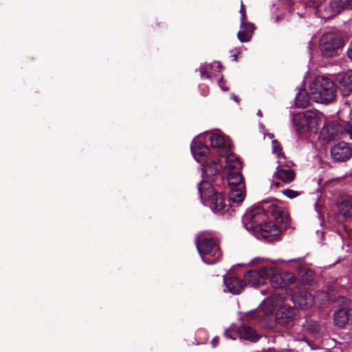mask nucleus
Segmentation results:
<instances>
[{"label": "nucleus", "instance_id": "f03ea898", "mask_svg": "<svg viewBox=\"0 0 352 352\" xmlns=\"http://www.w3.org/2000/svg\"><path fill=\"white\" fill-rule=\"evenodd\" d=\"M312 99L318 103L329 104L333 101L337 94L336 85L325 76H318L309 86Z\"/></svg>", "mask_w": 352, "mask_h": 352}, {"label": "nucleus", "instance_id": "f257e3e1", "mask_svg": "<svg viewBox=\"0 0 352 352\" xmlns=\"http://www.w3.org/2000/svg\"><path fill=\"white\" fill-rule=\"evenodd\" d=\"M245 229L258 239L274 241L280 234V228L266 221V214L262 209H249L243 217Z\"/></svg>", "mask_w": 352, "mask_h": 352}, {"label": "nucleus", "instance_id": "72a5a7b5", "mask_svg": "<svg viewBox=\"0 0 352 352\" xmlns=\"http://www.w3.org/2000/svg\"><path fill=\"white\" fill-rule=\"evenodd\" d=\"M224 336L229 339L236 340L235 333L230 331V330L227 329L224 332Z\"/></svg>", "mask_w": 352, "mask_h": 352}, {"label": "nucleus", "instance_id": "de8ad7c7", "mask_svg": "<svg viewBox=\"0 0 352 352\" xmlns=\"http://www.w3.org/2000/svg\"><path fill=\"white\" fill-rule=\"evenodd\" d=\"M273 137H274V135H273V134H271V135H270V138H273Z\"/></svg>", "mask_w": 352, "mask_h": 352}, {"label": "nucleus", "instance_id": "20e7f679", "mask_svg": "<svg viewBox=\"0 0 352 352\" xmlns=\"http://www.w3.org/2000/svg\"><path fill=\"white\" fill-rule=\"evenodd\" d=\"M199 191L202 203L214 212L223 213L229 210V206L225 203L224 196L217 192L210 183L202 181L199 185Z\"/></svg>", "mask_w": 352, "mask_h": 352}, {"label": "nucleus", "instance_id": "c03bdc74", "mask_svg": "<svg viewBox=\"0 0 352 352\" xmlns=\"http://www.w3.org/2000/svg\"><path fill=\"white\" fill-rule=\"evenodd\" d=\"M350 116H351V120L352 121V109H351Z\"/></svg>", "mask_w": 352, "mask_h": 352}, {"label": "nucleus", "instance_id": "a19ab883", "mask_svg": "<svg viewBox=\"0 0 352 352\" xmlns=\"http://www.w3.org/2000/svg\"><path fill=\"white\" fill-rule=\"evenodd\" d=\"M219 85H220V87H221V89H222L223 90H224V91L228 90V89H227V88H224V87H222V85H221V80H219Z\"/></svg>", "mask_w": 352, "mask_h": 352}, {"label": "nucleus", "instance_id": "393cba45", "mask_svg": "<svg viewBox=\"0 0 352 352\" xmlns=\"http://www.w3.org/2000/svg\"><path fill=\"white\" fill-rule=\"evenodd\" d=\"M239 333L240 338L252 342L257 341L260 338L254 329L247 325L240 327L239 328Z\"/></svg>", "mask_w": 352, "mask_h": 352}, {"label": "nucleus", "instance_id": "a18cd8bd", "mask_svg": "<svg viewBox=\"0 0 352 352\" xmlns=\"http://www.w3.org/2000/svg\"><path fill=\"white\" fill-rule=\"evenodd\" d=\"M298 259H291L289 261H297Z\"/></svg>", "mask_w": 352, "mask_h": 352}, {"label": "nucleus", "instance_id": "9b49d317", "mask_svg": "<svg viewBox=\"0 0 352 352\" xmlns=\"http://www.w3.org/2000/svg\"><path fill=\"white\" fill-rule=\"evenodd\" d=\"M331 155L334 161L345 162L352 157V145L340 142L331 148Z\"/></svg>", "mask_w": 352, "mask_h": 352}, {"label": "nucleus", "instance_id": "bb28decb", "mask_svg": "<svg viewBox=\"0 0 352 352\" xmlns=\"http://www.w3.org/2000/svg\"><path fill=\"white\" fill-rule=\"evenodd\" d=\"M309 102V97L305 89H300L295 98V104L297 107L305 108Z\"/></svg>", "mask_w": 352, "mask_h": 352}, {"label": "nucleus", "instance_id": "aec40b11", "mask_svg": "<svg viewBox=\"0 0 352 352\" xmlns=\"http://www.w3.org/2000/svg\"><path fill=\"white\" fill-rule=\"evenodd\" d=\"M223 281L228 291L234 294H239L244 287L243 282L236 276H225Z\"/></svg>", "mask_w": 352, "mask_h": 352}, {"label": "nucleus", "instance_id": "4468645a", "mask_svg": "<svg viewBox=\"0 0 352 352\" xmlns=\"http://www.w3.org/2000/svg\"><path fill=\"white\" fill-rule=\"evenodd\" d=\"M190 148L195 160L199 162H201L210 151L209 148L202 143L199 138L192 140Z\"/></svg>", "mask_w": 352, "mask_h": 352}, {"label": "nucleus", "instance_id": "dca6fc26", "mask_svg": "<svg viewBox=\"0 0 352 352\" xmlns=\"http://www.w3.org/2000/svg\"><path fill=\"white\" fill-rule=\"evenodd\" d=\"M308 130H318L324 120L323 113L318 111H307L305 112Z\"/></svg>", "mask_w": 352, "mask_h": 352}, {"label": "nucleus", "instance_id": "cd10ccee", "mask_svg": "<svg viewBox=\"0 0 352 352\" xmlns=\"http://www.w3.org/2000/svg\"><path fill=\"white\" fill-rule=\"evenodd\" d=\"M306 328L314 338H319L322 333V327L316 321L307 322Z\"/></svg>", "mask_w": 352, "mask_h": 352}, {"label": "nucleus", "instance_id": "c9c22d12", "mask_svg": "<svg viewBox=\"0 0 352 352\" xmlns=\"http://www.w3.org/2000/svg\"><path fill=\"white\" fill-rule=\"evenodd\" d=\"M345 131L346 133L349 135V138L352 140V126L347 125Z\"/></svg>", "mask_w": 352, "mask_h": 352}, {"label": "nucleus", "instance_id": "6e6552de", "mask_svg": "<svg viewBox=\"0 0 352 352\" xmlns=\"http://www.w3.org/2000/svg\"><path fill=\"white\" fill-rule=\"evenodd\" d=\"M242 164L234 155H228L226 160V169L227 180L230 188L244 186L243 177L241 173Z\"/></svg>", "mask_w": 352, "mask_h": 352}, {"label": "nucleus", "instance_id": "6ab92c4d", "mask_svg": "<svg viewBox=\"0 0 352 352\" xmlns=\"http://www.w3.org/2000/svg\"><path fill=\"white\" fill-rule=\"evenodd\" d=\"M276 320L281 324H287L296 317V310L292 307H283L276 313Z\"/></svg>", "mask_w": 352, "mask_h": 352}, {"label": "nucleus", "instance_id": "79ce46f5", "mask_svg": "<svg viewBox=\"0 0 352 352\" xmlns=\"http://www.w3.org/2000/svg\"><path fill=\"white\" fill-rule=\"evenodd\" d=\"M216 65V67H218V68H220L221 67V65L219 63H214Z\"/></svg>", "mask_w": 352, "mask_h": 352}, {"label": "nucleus", "instance_id": "c85d7f7f", "mask_svg": "<svg viewBox=\"0 0 352 352\" xmlns=\"http://www.w3.org/2000/svg\"><path fill=\"white\" fill-rule=\"evenodd\" d=\"M259 314L268 316L272 312V306L270 300H265L258 308Z\"/></svg>", "mask_w": 352, "mask_h": 352}, {"label": "nucleus", "instance_id": "c756f323", "mask_svg": "<svg viewBox=\"0 0 352 352\" xmlns=\"http://www.w3.org/2000/svg\"><path fill=\"white\" fill-rule=\"evenodd\" d=\"M272 151L274 154L276 155L278 160L281 161V159L285 160V157L283 153H282L281 145L277 140L272 141Z\"/></svg>", "mask_w": 352, "mask_h": 352}, {"label": "nucleus", "instance_id": "2eb2a0df", "mask_svg": "<svg viewBox=\"0 0 352 352\" xmlns=\"http://www.w3.org/2000/svg\"><path fill=\"white\" fill-rule=\"evenodd\" d=\"M337 81L343 96H349L352 92V71L338 74Z\"/></svg>", "mask_w": 352, "mask_h": 352}, {"label": "nucleus", "instance_id": "4c0bfd02", "mask_svg": "<svg viewBox=\"0 0 352 352\" xmlns=\"http://www.w3.org/2000/svg\"><path fill=\"white\" fill-rule=\"evenodd\" d=\"M211 343H212V345L213 347H216L219 344V338L218 337L214 338L212 339Z\"/></svg>", "mask_w": 352, "mask_h": 352}, {"label": "nucleus", "instance_id": "58836bf2", "mask_svg": "<svg viewBox=\"0 0 352 352\" xmlns=\"http://www.w3.org/2000/svg\"><path fill=\"white\" fill-rule=\"evenodd\" d=\"M245 13V6L243 2L241 3L240 14Z\"/></svg>", "mask_w": 352, "mask_h": 352}, {"label": "nucleus", "instance_id": "f8f14e48", "mask_svg": "<svg viewBox=\"0 0 352 352\" xmlns=\"http://www.w3.org/2000/svg\"><path fill=\"white\" fill-rule=\"evenodd\" d=\"M341 7L338 0H333L320 5L316 10V14L318 17L327 20L337 15L340 12Z\"/></svg>", "mask_w": 352, "mask_h": 352}, {"label": "nucleus", "instance_id": "ea45409f", "mask_svg": "<svg viewBox=\"0 0 352 352\" xmlns=\"http://www.w3.org/2000/svg\"><path fill=\"white\" fill-rule=\"evenodd\" d=\"M232 98H233V100H234V101H236V102H239L238 97H237L236 96L233 95V96H232Z\"/></svg>", "mask_w": 352, "mask_h": 352}, {"label": "nucleus", "instance_id": "4be33fe9", "mask_svg": "<svg viewBox=\"0 0 352 352\" xmlns=\"http://www.w3.org/2000/svg\"><path fill=\"white\" fill-rule=\"evenodd\" d=\"M221 168L222 164L220 160L218 158L214 159L202 168L203 174L206 175L208 177H213L219 174Z\"/></svg>", "mask_w": 352, "mask_h": 352}, {"label": "nucleus", "instance_id": "b1692460", "mask_svg": "<svg viewBox=\"0 0 352 352\" xmlns=\"http://www.w3.org/2000/svg\"><path fill=\"white\" fill-rule=\"evenodd\" d=\"M293 124L298 133L307 131V122L305 112L298 113L293 116Z\"/></svg>", "mask_w": 352, "mask_h": 352}, {"label": "nucleus", "instance_id": "e433bc0d", "mask_svg": "<svg viewBox=\"0 0 352 352\" xmlns=\"http://www.w3.org/2000/svg\"><path fill=\"white\" fill-rule=\"evenodd\" d=\"M231 53H232V60L234 61H236L237 60V54H239L238 50H232Z\"/></svg>", "mask_w": 352, "mask_h": 352}, {"label": "nucleus", "instance_id": "39448f33", "mask_svg": "<svg viewBox=\"0 0 352 352\" xmlns=\"http://www.w3.org/2000/svg\"><path fill=\"white\" fill-rule=\"evenodd\" d=\"M269 263L270 260L265 258L257 257L253 258L250 264L258 266V269L250 270L245 274L244 281L245 285L253 287L264 285L269 277Z\"/></svg>", "mask_w": 352, "mask_h": 352}, {"label": "nucleus", "instance_id": "2f4dec72", "mask_svg": "<svg viewBox=\"0 0 352 352\" xmlns=\"http://www.w3.org/2000/svg\"><path fill=\"white\" fill-rule=\"evenodd\" d=\"M283 194L289 199H294L300 195L298 191H296L292 189H285L283 191Z\"/></svg>", "mask_w": 352, "mask_h": 352}, {"label": "nucleus", "instance_id": "5701e85b", "mask_svg": "<svg viewBox=\"0 0 352 352\" xmlns=\"http://www.w3.org/2000/svg\"><path fill=\"white\" fill-rule=\"evenodd\" d=\"M241 30L237 33V37L241 43L249 42L253 35L254 25L252 23L241 25Z\"/></svg>", "mask_w": 352, "mask_h": 352}, {"label": "nucleus", "instance_id": "7c9ffc66", "mask_svg": "<svg viewBox=\"0 0 352 352\" xmlns=\"http://www.w3.org/2000/svg\"><path fill=\"white\" fill-rule=\"evenodd\" d=\"M212 65H201L199 68L201 76L202 78H210L212 77V74L210 73V69L213 67Z\"/></svg>", "mask_w": 352, "mask_h": 352}, {"label": "nucleus", "instance_id": "37998d69", "mask_svg": "<svg viewBox=\"0 0 352 352\" xmlns=\"http://www.w3.org/2000/svg\"><path fill=\"white\" fill-rule=\"evenodd\" d=\"M257 115L261 116V117L262 116V113H261V110L258 111Z\"/></svg>", "mask_w": 352, "mask_h": 352}, {"label": "nucleus", "instance_id": "a878e982", "mask_svg": "<svg viewBox=\"0 0 352 352\" xmlns=\"http://www.w3.org/2000/svg\"><path fill=\"white\" fill-rule=\"evenodd\" d=\"M245 186L232 187L229 192V199L232 202L241 203L245 199Z\"/></svg>", "mask_w": 352, "mask_h": 352}, {"label": "nucleus", "instance_id": "473e14b6", "mask_svg": "<svg viewBox=\"0 0 352 352\" xmlns=\"http://www.w3.org/2000/svg\"><path fill=\"white\" fill-rule=\"evenodd\" d=\"M318 298H320L322 300H334L333 298L330 296V294L328 293L322 292L321 294L318 296Z\"/></svg>", "mask_w": 352, "mask_h": 352}, {"label": "nucleus", "instance_id": "0eeeda50", "mask_svg": "<svg viewBox=\"0 0 352 352\" xmlns=\"http://www.w3.org/2000/svg\"><path fill=\"white\" fill-rule=\"evenodd\" d=\"M344 46L342 38L334 32L324 34L320 40V47L322 54L327 58L334 57L339 50Z\"/></svg>", "mask_w": 352, "mask_h": 352}, {"label": "nucleus", "instance_id": "1a4fd4ad", "mask_svg": "<svg viewBox=\"0 0 352 352\" xmlns=\"http://www.w3.org/2000/svg\"><path fill=\"white\" fill-rule=\"evenodd\" d=\"M268 272V279L271 285L274 288H284L296 283V276L292 272L278 273L277 269L270 263Z\"/></svg>", "mask_w": 352, "mask_h": 352}, {"label": "nucleus", "instance_id": "49530a36", "mask_svg": "<svg viewBox=\"0 0 352 352\" xmlns=\"http://www.w3.org/2000/svg\"><path fill=\"white\" fill-rule=\"evenodd\" d=\"M264 352H274L272 350L269 349L268 351H264Z\"/></svg>", "mask_w": 352, "mask_h": 352}, {"label": "nucleus", "instance_id": "a211bd4d", "mask_svg": "<svg viewBox=\"0 0 352 352\" xmlns=\"http://www.w3.org/2000/svg\"><path fill=\"white\" fill-rule=\"evenodd\" d=\"M293 301L296 305L299 306L302 309H307L313 305L314 298L309 292L302 291L298 294L294 295Z\"/></svg>", "mask_w": 352, "mask_h": 352}, {"label": "nucleus", "instance_id": "ddd939ff", "mask_svg": "<svg viewBox=\"0 0 352 352\" xmlns=\"http://www.w3.org/2000/svg\"><path fill=\"white\" fill-rule=\"evenodd\" d=\"M210 140L212 146L220 148V155L225 156L226 158L228 155H231L229 139L226 138L220 133H215L210 135Z\"/></svg>", "mask_w": 352, "mask_h": 352}, {"label": "nucleus", "instance_id": "7ed1b4c3", "mask_svg": "<svg viewBox=\"0 0 352 352\" xmlns=\"http://www.w3.org/2000/svg\"><path fill=\"white\" fill-rule=\"evenodd\" d=\"M195 243L197 249L204 263L212 265L220 259L221 252L219 245L210 233L199 234Z\"/></svg>", "mask_w": 352, "mask_h": 352}, {"label": "nucleus", "instance_id": "f704fd0d", "mask_svg": "<svg viewBox=\"0 0 352 352\" xmlns=\"http://www.w3.org/2000/svg\"><path fill=\"white\" fill-rule=\"evenodd\" d=\"M246 20V13L241 14V25H244V24L250 23L249 22H247Z\"/></svg>", "mask_w": 352, "mask_h": 352}, {"label": "nucleus", "instance_id": "423d86ee", "mask_svg": "<svg viewBox=\"0 0 352 352\" xmlns=\"http://www.w3.org/2000/svg\"><path fill=\"white\" fill-rule=\"evenodd\" d=\"M250 209H262V212L271 214L277 223L287 224L289 220L286 208L278 200H265Z\"/></svg>", "mask_w": 352, "mask_h": 352}, {"label": "nucleus", "instance_id": "f3484780", "mask_svg": "<svg viewBox=\"0 0 352 352\" xmlns=\"http://www.w3.org/2000/svg\"><path fill=\"white\" fill-rule=\"evenodd\" d=\"M278 166L276 168V173L274 174V177H276L277 179H280L285 183H290L295 178L294 172L290 168H285L284 162L278 160Z\"/></svg>", "mask_w": 352, "mask_h": 352}, {"label": "nucleus", "instance_id": "9d476101", "mask_svg": "<svg viewBox=\"0 0 352 352\" xmlns=\"http://www.w3.org/2000/svg\"><path fill=\"white\" fill-rule=\"evenodd\" d=\"M338 302L341 303V307L334 313V323L336 326L343 328L349 322V309L351 300L345 297H340Z\"/></svg>", "mask_w": 352, "mask_h": 352}, {"label": "nucleus", "instance_id": "412c9836", "mask_svg": "<svg viewBox=\"0 0 352 352\" xmlns=\"http://www.w3.org/2000/svg\"><path fill=\"white\" fill-rule=\"evenodd\" d=\"M338 208L344 219H352V196L342 197L338 203Z\"/></svg>", "mask_w": 352, "mask_h": 352}]
</instances>
